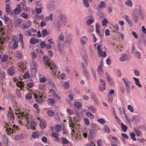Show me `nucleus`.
Segmentation results:
<instances>
[{
	"instance_id": "63",
	"label": "nucleus",
	"mask_w": 146,
	"mask_h": 146,
	"mask_svg": "<svg viewBox=\"0 0 146 146\" xmlns=\"http://www.w3.org/2000/svg\"><path fill=\"white\" fill-rule=\"evenodd\" d=\"M128 108L130 111L131 112H133V109L132 106L131 105H129L128 106Z\"/></svg>"
},
{
	"instance_id": "15",
	"label": "nucleus",
	"mask_w": 146,
	"mask_h": 146,
	"mask_svg": "<svg viewBox=\"0 0 146 146\" xmlns=\"http://www.w3.org/2000/svg\"><path fill=\"white\" fill-rule=\"evenodd\" d=\"M19 66L20 69H22V71L26 69V66L24 62L23 61H21L19 63Z\"/></svg>"
},
{
	"instance_id": "36",
	"label": "nucleus",
	"mask_w": 146,
	"mask_h": 146,
	"mask_svg": "<svg viewBox=\"0 0 146 146\" xmlns=\"http://www.w3.org/2000/svg\"><path fill=\"white\" fill-rule=\"evenodd\" d=\"M125 4L127 6L131 7L133 5V3L131 0H127V1L125 2Z\"/></svg>"
},
{
	"instance_id": "54",
	"label": "nucleus",
	"mask_w": 146,
	"mask_h": 146,
	"mask_svg": "<svg viewBox=\"0 0 146 146\" xmlns=\"http://www.w3.org/2000/svg\"><path fill=\"white\" fill-rule=\"evenodd\" d=\"M62 144H67L69 143V141L65 138H64L62 141Z\"/></svg>"
},
{
	"instance_id": "40",
	"label": "nucleus",
	"mask_w": 146,
	"mask_h": 146,
	"mask_svg": "<svg viewBox=\"0 0 146 146\" xmlns=\"http://www.w3.org/2000/svg\"><path fill=\"white\" fill-rule=\"evenodd\" d=\"M130 136L131 139L133 141H136V139L135 138V134L134 132H132L130 134Z\"/></svg>"
},
{
	"instance_id": "3",
	"label": "nucleus",
	"mask_w": 146,
	"mask_h": 146,
	"mask_svg": "<svg viewBox=\"0 0 146 146\" xmlns=\"http://www.w3.org/2000/svg\"><path fill=\"white\" fill-rule=\"evenodd\" d=\"M43 59L45 62V64L47 65L50 68L52 72L54 75H56L57 72V67L54 62H49L50 59L48 56H44L43 58Z\"/></svg>"
},
{
	"instance_id": "7",
	"label": "nucleus",
	"mask_w": 146,
	"mask_h": 146,
	"mask_svg": "<svg viewBox=\"0 0 146 146\" xmlns=\"http://www.w3.org/2000/svg\"><path fill=\"white\" fill-rule=\"evenodd\" d=\"M101 46L100 44L98 45L97 46V51L99 55L105 57L106 56V52L105 51L102 52L101 48Z\"/></svg>"
},
{
	"instance_id": "25",
	"label": "nucleus",
	"mask_w": 146,
	"mask_h": 146,
	"mask_svg": "<svg viewBox=\"0 0 146 146\" xmlns=\"http://www.w3.org/2000/svg\"><path fill=\"white\" fill-rule=\"evenodd\" d=\"M45 20L46 21H53V14L52 13H50L48 16H46L45 18Z\"/></svg>"
},
{
	"instance_id": "17",
	"label": "nucleus",
	"mask_w": 146,
	"mask_h": 146,
	"mask_svg": "<svg viewBox=\"0 0 146 146\" xmlns=\"http://www.w3.org/2000/svg\"><path fill=\"white\" fill-rule=\"evenodd\" d=\"M17 86L21 88L20 90H21L24 88L25 86V83L23 82L19 81L18 83H17L16 84Z\"/></svg>"
},
{
	"instance_id": "64",
	"label": "nucleus",
	"mask_w": 146,
	"mask_h": 146,
	"mask_svg": "<svg viewBox=\"0 0 146 146\" xmlns=\"http://www.w3.org/2000/svg\"><path fill=\"white\" fill-rule=\"evenodd\" d=\"M16 94L17 96L19 97H20L21 96V92L20 91V90L19 89H17L16 90Z\"/></svg>"
},
{
	"instance_id": "9",
	"label": "nucleus",
	"mask_w": 146,
	"mask_h": 146,
	"mask_svg": "<svg viewBox=\"0 0 146 146\" xmlns=\"http://www.w3.org/2000/svg\"><path fill=\"white\" fill-rule=\"evenodd\" d=\"M55 7V5L54 2H50L48 3L47 7V8L49 10H53L54 9Z\"/></svg>"
},
{
	"instance_id": "48",
	"label": "nucleus",
	"mask_w": 146,
	"mask_h": 146,
	"mask_svg": "<svg viewBox=\"0 0 146 146\" xmlns=\"http://www.w3.org/2000/svg\"><path fill=\"white\" fill-rule=\"evenodd\" d=\"M113 27L115 29V30H113V31L114 32H117V31L119 30V27L117 24L115 25L114 26H113Z\"/></svg>"
},
{
	"instance_id": "29",
	"label": "nucleus",
	"mask_w": 146,
	"mask_h": 146,
	"mask_svg": "<svg viewBox=\"0 0 146 146\" xmlns=\"http://www.w3.org/2000/svg\"><path fill=\"white\" fill-rule=\"evenodd\" d=\"M82 59L84 62L85 63L86 65L87 66L88 63V60L87 56L86 55H84L82 56Z\"/></svg>"
},
{
	"instance_id": "42",
	"label": "nucleus",
	"mask_w": 146,
	"mask_h": 146,
	"mask_svg": "<svg viewBox=\"0 0 146 146\" xmlns=\"http://www.w3.org/2000/svg\"><path fill=\"white\" fill-rule=\"evenodd\" d=\"M47 113L48 115L50 117H52L54 115V112L51 110H48L47 112Z\"/></svg>"
},
{
	"instance_id": "5",
	"label": "nucleus",
	"mask_w": 146,
	"mask_h": 146,
	"mask_svg": "<svg viewBox=\"0 0 146 146\" xmlns=\"http://www.w3.org/2000/svg\"><path fill=\"white\" fill-rule=\"evenodd\" d=\"M34 95L35 101L36 102L40 104L42 102L43 100L42 99V97L41 94H39L38 95H37L34 94Z\"/></svg>"
},
{
	"instance_id": "21",
	"label": "nucleus",
	"mask_w": 146,
	"mask_h": 146,
	"mask_svg": "<svg viewBox=\"0 0 146 146\" xmlns=\"http://www.w3.org/2000/svg\"><path fill=\"white\" fill-rule=\"evenodd\" d=\"M88 109L89 110L91 111L92 112L95 113L96 112L97 110L96 108L93 106H87Z\"/></svg>"
},
{
	"instance_id": "52",
	"label": "nucleus",
	"mask_w": 146,
	"mask_h": 146,
	"mask_svg": "<svg viewBox=\"0 0 146 146\" xmlns=\"http://www.w3.org/2000/svg\"><path fill=\"white\" fill-rule=\"evenodd\" d=\"M83 2L84 5L86 7H89V4L87 0H83Z\"/></svg>"
},
{
	"instance_id": "19",
	"label": "nucleus",
	"mask_w": 146,
	"mask_h": 146,
	"mask_svg": "<svg viewBox=\"0 0 146 146\" xmlns=\"http://www.w3.org/2000/svg\"><path fill=\"white\" fill-rule=\"evenodd\" d=\"M6 38L3 36L1 37L0 38V49H1L2 45L5 42Z\"/></svg>"
},
{
	"instance_id": "50",
	"label": "nucleus",
	"mask_w": 146,
	"mask_h": 146,
	"mask_svg": "<svg viewBox=\"0 0 146 146\" xmlns=\"http://www.w3.org/2000/svg\"><path fill=\"white\" fill-rule=\"evenodd\" d=\"M105 6V4L104 2H101L98 6V7L100 9L104 8Z\"/></svg>"
},
{
	"instance_id": "59",
	"label": "nucleus",
	"mask_w": 146,
	"mask_h": 146,
	"mask_svg": "<svg viewBox=\"0 0 146 146\" xmlns=\"http://www.w3.org/2000/svg\"><path fill=\"white\" fill-rule=\"evenodd\" d=\"M40 47L42 48H44L46 46L45 43L43 41H42L40 43Z\"/></svg>"
},
{
	"instance_id": "56",
	"label": "nucleus",
	"mask_w": 146,
	"mask_h": 146,
	"mask_svg": "<svg viewBox=\"0 0 146 146\" xmlns=\"http://www.w3.org/2000/svg\"><path fill=\"white\" fill-rule=\"evenodd\" d=\"M5 9L6 11L7 12L9 13L10 11V7L9 5L8 4L6 5Z\"/></svg>"
},
{
	"instance_id": "30",
	"label": "nucleus",
	"mask_w": 146,
	"mask_h": 146,
	"mask_svg": "<svg viewBox=\"0 0 146 146\" xmlns=\"http://www.w3.org/2000/svg\"><path fill=\"white\" fill-rule=\"evenodd\" d=\"M134 131L136 134L137 136H139L142 134V131L139 129L136 128H134Z\"/></svg>"
},
{
	"instance_id": "55",
	"label": "nucleus",
	"mask_w": 146,
	"mask_h": 146,
	"mask_svg": "<svg viewBox=\"0 0 146 146\" xmlns=\"http://www.w3.org/2000/svg\"><path fill=\"white\" fill-rule=\"evenodd\" d=\"M30 77V75L29 73L26 72L24 75L23 78L25 79H28Z\"/></svg>"
},
{
	"instance_id": "18",
	"label": "nucleus",
	"mask_w": 146,
	"mask_h": 146,
	"mask_svg": "<svg viewBox=\"0 0 146 146\" xmlns=\"http://www.w3.org/2000/svg\"><path fill=\"white\" fill-rule=\"evenodd\" d=\"M52 136L55 138L54 141H58L59 140L58 138L59 135L58 133H56V132H52Z\"/></svg>"
},
{
	"instance_id": "10",
	"label": "nucleus",
	"mask_w": 146,
	"mask_h": 146,
	"mask_svg": "<svg viewBox=\"0 0 146 146\" xmlns=\"http://www.w3.org/2000/svg\"><path fill=\"white\" fill-rule=\"evenodd\" d=\"M15 56L17 59H21L23 56V54L21 52L17 50L15 52Z\"/></svg>"
},
{
	"instance_id": "33",
	"label": "nucleus",
	"mask_w": 146,
	"mask_h": 146,
	"mask_svg": "<svg viewBox=\"0 0 146 146\" xmlns=\"http://www.w3.org/2000/svg\"><path fill=\"white\" fill-rule=\"evenodd\" d=\"M121 125L122 131L124 132L126 131L127 130V126L123 123H121Z\"/></svg>"
},
{
	"instance_id": "23",
	"label": "nucleus",
	"mask_w": 146,
	"mask_h": 146,
	"mask_svg": "<svg viewBox=\"0 0 146 146\" xmlns=\"http://www.w3.org/2000/svg\"><path fill=\"white\" fill-rule=\"evenodd\" d=\"M88 38L85 36L83 37L80 39L81 43L83 45L86 44Z\"/></svg>"
},
{
	"instance_id": "27",
	"label": "nucleus",
	"mask_w": 146,
	"mask_h": 146,
	"mask_svg": "<svg viewBox=\"0 0 146 146\" xmlns=\"http://www.w3.org/2000/svg\"><path fill=\"white\" fill-rule=\"evenodd\" d=\"M65 38L66 39V43L69 45L72 42V38L70 37V36L67 37H65Z\"/></svg>"
},
{
	"instance_id": "39",
	"label": "nucleus",
	"mask_w": 146,
	"mask_h": 146,
	"mask_svg": "<svg viewBox=\"0 0 146 146\" xmlns=\"http://www.w3.org/2000/svg\"><path fill=\"white\" fill-rule=\"evenodd\" d=\"M100 25L99 24L96 23V32L97 33H100Z\"/></svg>"
},
{
	"instance_id": "37",
	"label": "nucleus",
	"mask_w": 146,
	"mask_h": 146,
	"mask_svg": "<svg viewBox=\"0 0 146 146\" xmlns=\"http://www.w3.org/2000/svg\"><path fill=\"white\" fill-rule=\"evenodd\" d=\"M8 58V56L7 55H4L3 57L1 59L2 62H5L7 60Z\"/></svg>"
},
{
	"instance_id": "16",
	"label": "nucleus",
	"mask_w": 146,
	"mask_h": 146,
	"mask_svg": "<svg viewBox=\"0 0 146 146\" xmlns=\"http://www.w3.org/2000/svg\"><path fill=\"white\" fill-rule=\"evenodd\" d=\"M59 19L60 21L63 22H66L67 20L66 16L64 14L60 15L59 17Z\"/></svg>"
},
{
	"instance_id": "34",
	"label": "nucleus",
	"mask_w": 146,
	"mask_h": 146,
	"mask_svg": "<svg viewBox=\"0 0 146 146\" xmlns=\"http://www.w3.org/2000/svg\"><path fill=\"white\" fill-rule=\"evenodd\" d=\"M38 42V40L35 39V38H31L30 40V43L32 44L37 43Z\"/></svg>"
},
{
	"instance_id": "20",
	"label": "nucleus",
	"mask_w": 146,
	"mask_h": 146,
	"mask_svg": "<svg viewBox=\"0 0 146 146\" xmlns=\"http://www.w3.org/2000/svg\"><path fill=\"white\" fill-rule=\"evenodd\" d=\"M40 125L42 129H43L45 128L46 126L45 121L42 119L40 121Z\"/></svg>"
},
{
	"instance_id": "53",
	"label": "nucleus",
	"mask_w": 146,
	"mask_h": 146,
	"mask_svg": "<svg viewBox=\"0 0 146 146\" xmlns=\"http://www.w3.org/2000/svg\"><path fill=\"white\" fill-rule=\"evenodd\" d=\"M64 38V35L62 33H61L59 35L58 37V39L60 40L63 41Z\"/></svg>"
},
{
	"instance_id": "58",
	"label": "nucleus",
	"mask_w": 146,
	"mask_h": 146,
	"mask_svg": "<svg viewBox=\"0 0 146 146\" xmlns=\"http://www.w3.org/2000/svg\"><path fill=\"white\" fill-rule=\"evenodd\" d=\"M86 115L90 117L92 119H94V115L90 112H86Z\"/></svg>"
},
{
	"instance_id": "44",
	"label": "nucleus",
	"mask_w": 146,
	"mask_h": 146,
	"mask_svg": "<svg viewBox=\"0 0 146 146\" xmlns=\"http://www.w3.org/2000/svg\"><path fill=\"white\" fill-rule=\"evenodd\" d=\"M54 99H49L48 100V104L49 105H52L54 103Z\"/></svg>"
},
{
	"instance_id": "41",
	"label": "nucleus",
	"mask_w": 146,
	"mask_h": 146,
	"mask_svg": "<svg viewBox=\"0 0 146 146\" xmlns=\"http://www.w3.org/2000/svg\"><path fill=\"white\" fill-rule=\"evenodd\" d=\"M74 106L77 108H79L82 106L81 104L79 102H76L74 104Z\"/></svg>"
},
{
	"instance_id": "13",
	"label": "nucleus",
	"mask_w": 146,
	"mask_h": 146,
	"mask_svg": "<svg viewBox=\"0 0 146 146\" xmlns=\"http://www.w3.org/2000/svg\"><path fill=\"white\" fill-rule=\"evenodd\" d=\"M4 20L6 24H11L12 22L11 19L6 16H4Z\"/></svg>"
},
{
	"instance_id": "14",
	"label": "nucleus",
	"mask_w": 146,
	"mask_h": 146,
	"mask_svg": "<svg viewBox=\"0 0 146 146\" xmlns=\"http://www.w3.org/2000/svg\"><path fill=\"white\" fill-rule=\"evenodd\" d=\"M121 61L123 62L128 60V58L127 56L125 54H122L121 57L119 58Z\"/></svg>"
},
{
	"instance_id": "28",
	"label": "nucleus",
	"mask_w": 146,
	"mask_h": 146,
	"mask_svg": "<svg viewBox=\"0 0 146 146\" xmlns=\"http://www.w3.org/2000/svg\"><path fill=\"white\" fill-rule=\"evenodd\" d=\"M42 36L44 37L47 35H49L50 33V31L48 32L46 30L44 29L42 31Z\"/></svg>"
},
{
	"instance_id": "45",
	"label": "nucleus",
	"mask_w": 146,
	"mask_h": 146,
	"mask_svg": "<svg viewBox=\"0 0 146 146\" xmlns=\"http://www.w3.org/2000/svg\"><path fill=\"white\" fill-rule=\"evenodd\" d=\"M109 102H112L113 101V97L111 94H108V96Z\"/></svg>"
},
{
	"instance_id": "24",
	"label": "nucleus",
	"mask_w": 146,
	"mask_h": 146,
	"mask_svg": "<svg viewBox=\"0 0 146 146\" xmlns=\"http://www.w3.org/2000/svg\"><path fill=\"white\" fill-rule=\"evenodd\" d=\"M107 80L108 81L109 83L110 84L111 86H113L114 84V81H113L112 79H111L110 76L107 75Z\"/></svg>"
},
{
	"instance_id": "46",
	"label": "nucleus",
	"mask_w": 146,
	"mask_h": 146,
	"mask_svg": "<svg viewBox=\"0 0 146 146\" xmlns=\"http://www.w3.org/2000/svg\"><path fill=\"white\" fill-rule=\"evenodd\" d=\"M104 131L107 133H109L110 132V130L107 125H105L104 127Z\"/></svg>"
},
{
	"instance_id": "51",
	"label": "nucleus",
	"mask_w": 146,
	"mask_h": 146,
	"mask_svg": "<svg viewBox=\"0 0 146 146\" xmlns=\"http://www.w3.org/2000/svg\"><path fill=\"white\" fill-rule=\"evenodd\" d=\"M63 86L65 88L68 89L69 87V84L67 82H65L63 83Z\"/></svg>"
},
{
	"instance_id": "4",
	"label": "nucleus",
	"mask_w": 146,
	"mask_h": 146,
	"mask_svg": "<svg viewBox=\"0 0 146 146\" xmlns=\"http://www.w3.org/2000/svg\"><path fill=\"white\" fill-rule=\"evenodd\" d=\"M122 80L125 84V90L127 93L128 94H129L130 92V91L129 85L130 84V82L129 81H126L125 79L123 78H122Z\"/></svg>"
},
{
	"instance_id": "22",
	"label": "nucleus",
	"mask_w": 146,
	"mask_h": 146,
	"mask_svg": "<svg viewBox=\"0 0 146 146\" xmlns=\"http://www.w3.org/2000/svg\"><path fill=\"white\" fill-rule=\"evenodd\" d=\"M84 75L86 76L87 79H89L90 78V74L88 71L87 70V69L83 70Z\"/></svg>"
},
{
	"instance_id": "47",
	"label": "nucleus",
	"mask_w": 146,
	"mask_h": 146,
	"mask_svg": "<svg viewBox=\"0 0 146 146\" xmlns=\"http://www.w3.org/2000/svg\"><path fill=\"white\" fill-rule=\"evenodd\" d=\"M103 86V85H99V90L101 92H103L106 90L105 86Z\"/></svg>"
},
{
	"instance_id": "2",
	"label": "nucleus",
	"mask_w": 146,
	"mask_h": 146,
	"mask_svg": "<svg viewBox=\"0 0 146 146\" xmlns=\"http://www.w3.org/2000/svg\"><path fill=\"white\" fill-rule=\"evenodd\" d=\"M10 110L8 112L7 117L10 121L8 123H5L4 127L6 128V130L7 134L9 135H12L13 133H15L16 131L19 129V127L18 126L16 125L13 124V121L14 120L15 117L13 113L11 108H9Z\"/></svg>"
},
{
	"instance_id": "62",
	"label": "nucleus",
	"mask_w": 146,
	"mask_h": 146,
	"mask_svg": "<svg viewBox=\"0 0 146 146\" xmlns=\"http://www.w3.org/2000/svg\"><path fill=\"white\" fill-rule=\"evenodd\" d=\"M46 81V78L45 77H43L40 79V82L42 83L45 82Z\"/></svg>"
},
{
	"instance_id": "6",
	"label": "nucleus",
	"mask_w": 146,
	"mask_h": 146,
	"mask_svg": "<svg viewBox=\"0 0 146 146\" xmlns=\"http://www.w3.org/2000/svg\"><path fill=\"white\" fill-rule=\"evenodd\" d=\"M132 15L133 16V20L135 23H137L139 19V17L137 15V11H134L132 13Z\"/></svg>"
},
{
	"instance_id": "31",
	"label": "nucleus",
	"mask_w": 146,
	"mask_h": 146,
	"mask_svg": "<svg viewBox=\"0 0 146 146\" xmlns=\"http://www.w3.org/2000/svg\"><path fill=\"white\" fill-rule=\"evenodd\" d=\"M19 40H17V41H15L13 44V49H17L18 47V42H19Z\"/></svg>"
},
{
	"instance_id": "1",
	"label": "nucleus",
	"mask_w": 146,
	"mask_h": 146,
	"mask_svg": "<svg viewBox=\"0 0 146 146\" xmlns=\"http://www.w3.org/2000/svg\"><path fill=\"white\" fill-rule=\"evenodd\" d=\"M15 113L17 115V118L19 119L24 120L26 122L25 123V125L27 127L28 129H31L33 130L35 129V125L34 123L33 119L32 118L29 117L27 114H24V113L21 111V110L16 109L15 110Z\"/></svg>"
},
{
	"instance_id": "12",
	"label": "nucleus",
	"mask_w": 146,
	"mask_h": 146,
	"mask_svg": "<svg viewBox=\"0 0 146 146\" xmlns=\"http://www.w3.org/2000/svg\"><path fill=\"white\" fill-rule=\"evenodd\" d=\"M31 76L32 77L35 76L36 75V65L35 64L33 68L32 66H31Z\"/></svg>"
},
{
	"instance_id": "11",
	"label": "nucleus",
	"mask_w": 146,
	"mask_h": 146,
	"mask_svg": "<svg viewBox=\"0 0 146 146\" xmlns=\"http://www.w3.org/2000/svg\"><path fill=\"white\" fill-rule=\"evenodd\" d=\"M16 7V8L14 9V11L15 14H18L20 13L21 8V5L19 4L17 5Z\"/></svg>"
},
{
	"instance_id": "61",
	"label": "nucleus",
	"mask_w": 146,
	"mask_h": 146,
	"mask_svg": "<svg viewBox=\"0 0 146 146\" xmlns=\"http://www.w3.org/2000/svg\"><path fill=\"white\" fill-rule=\"evenodd\" d=\"M98 121L102 124H104L105 123V120L103 119H100L98 120Z\"/></svg>"
},
{
	"instance_id": "57",
	"label": "nucleus",
	"mask_w": 146,
	"mask_h": 146,
	"mask_svg": "<svg viewBox=\"0 0 146 146\" xmlns=\"http://www.w3.org/2000/svg\"><path fill=\"white\" fill-rule=\"evenodd\" d=\"M53 96L54 98L58 100H59L60 99V97L58 95H57L56 93H53Z\"/></svg>"
},
{
	"instance_id": "26",
	"label": "nucleus",
	"mask_w": 146,
	"mask_h": 146,
	"mask_svg": "<svg viewBox=\"0 0 146 146\" xmlns=\"http://www.w3.org/2000/svg\"><path fill=\"white\" fill-rule=\"evenodd\" d=\"M7 72L8 74L12 76L13 75V74L15 72L14 70L13 67H11L7 70Z\"/></svg>"
},
{
	"instance_id": "8",
	"label": "nucleus",
	"mask_w": 146,
	"mask_h": 146,
	"mask_svg": "<svg viewBox=\"0 0 146 146\" xmlns=\"http://www.w3.org/2000/svg\"><path fill=\"white\" fill-rule=\"evenodd\" d=\"M103 60L102 59L100 62V65H98L97 69L98 73L100 74H102L103 72L102 68L103 66Z\"/></svg>"
},
{
	"instance_id": "49",
	"label": "nucleus",
	"mask_w": 146,
	"mask_h": 146,
	"mask_svg": "<svg viewBox=\"0 0 146 146\" xmlns=\"http://www.w3.org/2000/svg\"><path fill=\"white\" fill-rule=\"evenodd\" d=\"M39 135V134L38 133L35 132L33 133L32 137L34 138H37L38 137Z\"/></svg>"
},
{
	"instance_id": "32",
	"label": "nucleus",
	"mask_w": 146,
	"mask_h": 146,
	"mask_svg": "<svg viewBox=\"0 0 146 146\" xmlns=\"http://www.w3.org/2000/svg\"><path fill=\"white\" fill-rule=\"evenodd\" d=\"M133 79L135 81L136 84L139 87H142L141 85L140 84L139 79L136 78H133Z\"/></svg>"
},
{
	"instance_id": "60",
	"label": "nucleus",
	"mask_w": 146,
	"mask_h": 146,
	"mask_svg": "<svg viewBox=\"0 0 146 146\" xmlns=\"http://www.w3.org/2000/svg\"><path fill=\"white\" fill-rule=\"evenodd\" d=\"M85 124L86 125H88L90 124V122L89 120L87 118H84V119Z\"/></svg>"
},
{
	"instance_id": "35",
	"label": "nucleus",
	"mask_w": 146,
	"mask_h": 146,
	"mask_svg": "<svg viewBox=\"0 0 146 146\" xmlns=\"http://www.w3.org/2000/svg\"><path fill=\"white\" fill-rule=\"evenodd\" d=\"M61 129V126L60 125H56L55 127V130L57 132H59Z\"/></svg>"
},
{
	"instance_id": "43",
	"label": "nucleus",
	"mask_w": 146,
	"mask_h": 146,
	"mask_svg": "<svg viewBox=\"0 0 146 146\" xmlns=\"http://www.w3.org/2000/svg\"><path fill=\"white\" fill-rule=\"evenodd\" d=\"M94 21V20L93 19H90L88 20L86 22V23L88 25H90Z\"/></svg>"
},
{
	"instance_id": "38",
	"label": "nucleus",
	"mask_w": 146,
	"mask_h": 146,
	"mask_svg": "<svg viewBox=\"0 0 146 146\" xmlns=\"http://www.w3.org/2000/svg\"><path fill=\"white\" fill-rule=\"evenodd\" d=\"M22 135L21 134H19L17 135H16L14 137V139L16 140H18L22 139Z\"/></svg>"
}]
</instances>
